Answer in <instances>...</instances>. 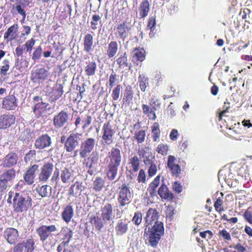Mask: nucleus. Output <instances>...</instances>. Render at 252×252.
<instances>
[{
  "mask_svg": "<svg viewBox=\"0 0 252 252\" xmlns=\"http://www.w3.org/2000/svg\"><path fill=\"white\" fill-rule=\"evenodd\" d=\"M158 213L157 210L150 208L147 212L146 216L144 218L147 226L155 222L149 234V243L153 247L157 245L161 236L164 233L163 223L158 221Z\"/></svg>",
  "mask_w": 252,
  "mask_h": 252,
  "instance_id": "obj_1",
  "label": "nucleus"
},
{
  "mask_svg": "<svg viewBox=\"0 0 252 252\" xmlns=\"http://www.w3.org/2000/svg\"><path fill=\"white\" fill-rule=\"evenodd\" d=\"M54 165L53 163L47 162L45 163L40 168V172L38 176V180L43 183L47 182L51 177V181L58 184L60 181V172L59 169L55 168L54 172Z\"/></svg>",
  "mask_w": 252,
  "mask_h": 252,
  "instance_id": "obj_2",
  "label": "nucleus"
},
{
  "mask_svg": "<svg viewBox=\"0 0 252 252\" xmlns=\"http://www.w3.org/2000/svg\"><path fill=\"white\" fill-rule=\"evenodd\" d=\"M32 206V199L25 193H16L13 198L14 211L17 213L26 212Z\"/></svg>",
  "mask_w": 252,
  "mask_h": 252,
  "instance_id": "obj_3",
  "label": "nucleus"
},
{
  "mask_svg": "<svg viewBox=\"0 0 252 252\" xmlns=\"http://www.w3.org/2000/svg\"><path fill=\"white\" fill-rule=\"evenodd\" d=\"M133 191L126 184H123L118 188V201L120 207L128 205L131 201Z\"/></svg>",
  "mask_w": 252,
  "mask_h": 252,
  "instance_id": "obj_4",
  "label": "nucleus"
},
{
  "mask_svg": "<svg viewBox=\"0 0 252 252\" xmlns=\"http://www.w3.org/2000/svg\"><path fill=\"white\" fill-rule=\"evenodd\" d=\"M16 176V171L14 168L4 170L0 176V191H3L8 187L11 186Z\"/></svg>",
  "mask_w": 252,
  "mask_h": 252,
  "instance_id": "obj_5",
  "label": "nucleus"
},
{
  "mask_svg": "<svg viewBox=\"0 0 252 252\" xmlns=\"http://www.w3.org/2000/svg\"><path fill=\"white\" fill-rule=\"evenodd\" d=\"M83 134L77 132H72L64 142V148L68 152H72L78 147L82 140Z\"/></svg>",
  "mask_w": 252,
  "mask_h": 252,
  "instance_id": "obj_6",
  "label": "nucleus"
},
{
  "mask_svg": "<svg viewBox=\"0 0 252 252\" xmlns=\"http://www.w3.org/2000/svg\"><path fill=\"white\" fill-rule=\"evenodd\" d=\"M96 140L93 138H88L81 142L79 155L81 158H85L94 150L96 145Z\"/></svg>",
  "mask_w": 252,
  "mask_h": 252,
  "instance_id": "obj_7",
  "label": "nucleus"
},
{
  "mask_svg": "<svg viewBox=\"0 0 252 252\" xmlns=\"http://www.w3.org/2000/svg\"><path fill=\"white\" fill-rule=\"evenodd\" d=\"M58 230V225L53 224L50 225H42L37 228L36 232L40 237V240L42 242H44L47 240L50 234L52 233L56 232Z\"/></svg>",
  "mask_w": 252,
  "mask_h": 252,
  "instance_id": "obj_8",
  "label": "nucleus"
},
{
  "mask_svg": "<svg viewBox=\"0 0 252 252\" xmlns=\"http://www.w3.org/2000/svg\"><path fill=\"white\" fill-rule=\"evenodd\" d=\"M102 130L103 133L102 139L104 143L107 145L112 144L115 131L109 122L104 124Z\"/></svg>",
  "mask_w": 252,
  "mask_h": 252,
  "instance_id": "obj_9",
  "label": "nucleus"
},
{
  "mask_svg": "<svg viewBox=\"0 0 252 252\" xmlns=\"http://www.w3.org/2000/svg\"><path fill=\"white\" fill-rule=\"evenodd\" d=\"M109 162L108 165L119 167L122 160L121 151L119 148L113 147L108 153Z\"/></svg>",
  "mask_w": 252,
  "mask_h": 252,
  "instance_id": "obj_10",
  "label": "nucleus"
},
{
  "mask_svg": "<svg viewBox=\"0 0 252 252\" xmlns=\"http://www.w3.org/2000/svg\"><path fill=\"white\" fill-rule=\"evenodd\" d=\"M100 212V216L105 222H109L115 217V210L112 205L110 203H106L102 206Z\"/></svg>",
  "mask_w": 252,
  "mask_h": 252,
  "instance_id": "obj_11",
  "label": "nucleus"
},
{
  "mask_svg": "<svg viewBox=\"0 0 252 252\" xmlns=\"http://www.w3.org/2000/svg\"><path fill=\"white\" fill-rule=\"evenodd\" d=\"M34 242L32 239L17 244L13 249V252H32L34 249Z\"/></svg>",
  "mask_w": 252,
  "mask_h": 252,
  "instance_id": "obj_12",
  "label": "nucleus"
},
{
  "mask_svg": "<svg viewBox=\"0 0 252 252\" xmlns=\"http://www.w3.org/2000/svg\"><path fill=\"white\" fill-rule=\"evenodd\" d=\"M52 143L51 137L47 134H42L38 137L34 143L35 148L43 150L49 147Z\"/></svg>",
  "mask_w": 252,
  "mask_h": 252,
  "instance_id": "obj_13",
  "label": "nucleus"
},
{
  "mask_svg": "<svg viewBox=\"0 0 252 252\" xmlns=\"http://www.w3.org/2000/svg\"><path fill=\"white\" fill-rule=\"evenodd\" d=\"M18 159L17 154L10 153L2 158L1 165L4 168H10L16 165Z\"/></svg>",
  "mask_w": 252,
  "mask_h": 252,
  "instance_id": "obj_14",
  "label": "nucleus"
},
{
  "mask_svg": "<svg viewBox=\"0 0 252 252\" xmlns=\"http://www.w3.org/2000/svg\"><path fill=\"white\" fill-rule=\"evenodd\" d=\"M38 165L33 164L27 168L24 176V179L25 182L28 185H32L33 184L36 176L35 172L38 170Z\"/></svg>",
  "mask_w": 252,
  "mask_h": 252,
  "instance_id": "obj_15",
  "label": "nucleus"
},
{
  "mask_svg": "<svg viewBox=\"0 0 252 252\" xmlns=\"http://www.w3.org/2000/svg\"><path fill=\"white\" fill-rule=\"evenodd\" d=\"M3 236L9 244H14L19 238V233L14 228H7L4 231Z\"/></svg>",
  "mask_w": 252,
  "mask_h": 252,
  "instance_id": "obj_16",
  "label": "nucleus"
},
{
  "mask_svg": "<svg viewBox=\"0 0 252 252\" xmlns=\"http://www.w3.org/2000/svg\"><path fill=\"white\" fill-rule=\"evenodd\" d=\"M176 160V158L174 156L170 155L168 157L167 164L172 175L178 177L181 173V169L180 166L175 163Z\"/></svg>",
  "mask_w": 252,
  "mask_h": 252,
  "instance_id": "obj_17",
  "label": "nucleus"
},
{
  "mask_svg": "<svg viewBox=\"0 0 252 252\" xmlns=\"http://www.w3.org/2000/svg\"><path fill=\"white\" fill-rule=\"evenodd\" d=\"M68 115L65 111H61L54 118L53 123L56 128H59L63 127L67 123Z\"/></svg>",
  "mask_w": 252,
  "mask_h": 252,
  "instance_id": "obj_18",
  "label": "nucleus"
},
{
  "mask_svg": "<svg viewBox=\"0 0 252 252\" xmlns=\"http://www.w3.org/2000/svg\"><path fill=\"white\" fill-rule=\"evenodd\" d=\"M49 73L47 70L44 68H38L35 69L32 73V78L34 81H38L42 82L47 79Z\"/></svg>",
  "mask_w": 252,
  "mask_h": 252,
  "instance_id": "obj_19",
  "label": "nucleus"
},
{
  "mask_svg": "<svg viewBox=\"0 0 252 252\" xmlns=\"http://www.w3.org/2000/svg\"><path fill=\"white\" fill-rule=\"evenodd\" d=\"M129 222L126 219L119 220L115 227L116 235L118 236H122L126 234L128 229V224Z\"/></svg>",
  "mask_w": 252,
  "mask_h": 252,
  "instance_id": "obj_20",
  "label": "nucleus"
},
{
  "mask_svg": "<svg viewBox=\"0 0 252 252\" xmlns=\"http://www.w3.org/2000/svg\"><path fill=\"white\" fill-rule=\"evenodd\" d=\"M15 117L12 115H3L0 116V128L6 129L15 123Z\"/></svg>",
  "mask_w": 252,
  "mask_h": 252,
  "instance_id": "obj_21",
  "label": "nucleus"
},
{
  "mask_svg": "<svg viewBox=\"0 0 252 252\" xmlns=\"http://www.w3.org/2000/svg\"><path fill=\"white\" fill-rule=\"evenodd\" d=\"M4 108L7 110H14L18 106L17 100L14 95H9L4 98L2 101Z\"/></svg>",
  "mask_w": 252,
  "mask_h": 252,
  "instance_id": "obj_22",
  "label": "nucleus"
},
{
  "mask_svg": "<svg viewBox=\"0 0 252 252\" xmlns=\"http://www.w3.org/2000/svg\"><path fill=\"white\" fill-rule=\"evenodd\" d=\"M18 26L14 24L9 27L4 34V38L7 41L16 39L18 37Z\"/></svg>",
  "mask_w": 252,
  "mask_h": 252,
  "instance_id": "obj_23",
  "label": "nucleus"
},
{
  "mask_svg": "<svg viewBox=\"0 0 252 252\" xmlns=\"http://www.w3.org/2000/svg\"><path fill=\"white\" fill-rule=\"evenodd\" d=\"M158 193L163 199L170 200L173 198L172 193L169 190L167 186L163 183L158 189Z\"/></svg>",
  "mask_w": 252,
  "mask_h": 252,
  "instance_id": "obj_24",
  "label": "nucleus"
},
{
  "mask_svg": "<svg viewBox=\"0 0 252 252\" xmlns=\"http://www.w3.org/2000/svg\"><path fill=\"white\" fill-rule=\"evenodd\" d=\"M48 105V103L43 101L35 104L33 112L37 118L40 117L45 114Z\"/></svg>",
  "mask_w": 252,
  "mask_h": 252,
  "instance_id": "obj_25",
  "label": "nucleus"
},
{
  "mask_svg": "<svg viewBox=\"0 0 252 252\" xmlns=\"http://www.w3.org/2000/svg\"><path fill=\"white\" fill-rule=\"evenodd\" d=\"M142 108L143 113L146 115L150 119L155 120L157 118V116L155 113V111L157 109V107L153 106L150 107V106L146 104H142Z\"/></svg>",
  "mask_w": 252,
  "mask_h": 252,
  "instance_id": "obj_26",
  "label": "nucleus"
},
{
  "mask_svg": "<svg viewBox=\"0 0 252 252\" xmlns=\"http://www.w3.org/2000/svg\"><path fill=\"white\" fill-rule=\"evenodd\" d=\"M85 188V187L83 183L76 182L70 187L69 189V193L73 196L80 195Z\"/></svg>",
  "mask_w": 252,
  "mask_h": 252,
  "instance_id": "obj_27",
  "label": "nucleus"
},
{
  "mask_svg": "<svg viewBox=\"0 0 252 252\" xmlns=\"http://www.w3.org/2000/svg\"><path fill=\"white\" fill-rule=\"evenodd\" d=\"M160 183V176H157L154 180L150 184L147 190L150 195L153 197L157 195V189Z\"/></svg>",
  "mask_w": 252,
  "mask_h": 252,
  "instance_id": "obj_28",
  "label": "nucleus"
},
{
  "mask_svg": "<svg viewBox=\"0 0 252 252\" xmlns=\"http://www.w3.org/2000/svg\"><path fill=\"white\" fill-rule=\"evenodd\" d=\"M150 3L148 0H143L140 3L139 7V12L140 17H146L149 12Z\"/></svg>",
  "mask_w": 252,
  "mask_h": 252,
  "instance_id": "obj_29",
  "label": "nucleus"
},
{
  "mask_svg": "<svg viewBox=\"0 0 252 252\" xmlns=\"http://www.w3.org/2000/svg\"><path fill=\"white\" fill-rule=\"evenodd\" d=\"M118 50V44L116 41H111L106 50V55L109 58L115 56Z\"/></svg>",
  "mask_w": 252,
  "mask_h": 252,
  "instance_id": "obj_30",
  "label": "nucleus"
},
{
  "mask_svg": "<svg viewBox=\"0 0 252 252\" xmlns=\"http://www.w3.org/2000/svg\"><path fill=\"white\" fill-rule=\"evenodd\" d=\"M90 222L94 226L97 230L100 231L104 227V223L106 222L104 221L103 218L101 217L94 216L91 218Z\"/></svg>",
  "mask_w": 252,
  "mask_h": 252,
  "instance_id": "obj_31",
  "label": "nucleus"
},
{
  "mask_svg": "<svg viewBox=\"0 0 252 252\" xmlns=\"http://www.w3.org/2000/svg\"><path fill=\"white\" fill-rule=\"evenodd\" d=\"M93 37L90 34L85 35L84 39V50L90 53L93 50Z\"/></svg>",
  "mask_w": 252,
  "mask_h": 252,
  "instance_id": "obj_32",
  "label": "nucleus"
},
{
  "mask_svg": "<svg viewBox=\"0 0 252 252\" xmlns=\"http://www.w3.org/2000/svg\"><path fill=\"white\" fill-rule=\"evenodd\" d=\"M73 209L72 206L68 205L62 213L63 219L67 223L69 222L73 216Z\"/></svg>",
  "mask_w": 252,
  "mask_h": 252,
  "instance_id": "obj_33",
  "label": "nucleus"
},
{
  "mask_svg": "<svg viewBox=\"0 0 252 252\" xmlns=\"http://www.w3.org/2000/svg\"><path fill=\"white\" fill-rule=\"evenodd\" d=\"M127 56L126 52L124 53L121 55L117 60V63L119 65L120 68H124L125 67H128L129 69H130L131 65L130 63H127Z\"/></svg>",
  "mask_w": 252,
  "mask_h": 252,
  "instance_id": "obj_34",
  "label": "nucleus"
},
{
  "mask_svg": "<svg viewBox=\"0 0 252 252\" xmlns=\"http://www.w3.org/2000/svg\"><path fill=\"white\" fill-rule=\"evenodd\" d=\"M130 28L128 27L126 23L124 22L120 24L117 27V31L120 37L123 40L128 36V32Z\"/></svg>",
  "mask_w": 252,
  "mask_h": 252,
  "instance_id": "obj_35",
  "label": "nucleus"
},
{
  "mask_svg": "<svg viewBox=\"0 0 252 252\" xmlns=\"http://www.w3.org/2000/svg\"><path fill=\"white\" fill-rule=\"evenodd\" d=\"M36 190L42 197H49L51 195L52 188L48 185H43L37 188Z\"/></svg>",
  "mask_w": 252,
  "mask_h": 252,
  "instance_id": "obj_36",
  "label": "nucleus"
},
{
  "mask_svg": "<svg viewBox=\"0 0 252 252\" xmlns=\"http://www.w3.org/2000/svg\"><path fill=\"white\" fill-rule=\"evenodd\" d=\"M74 251V247L67 243V242H62L57 248L58 252H73Z\"/></svg>",
  "mask_w": 252,
  "mask_h": 252,
  "instance_id": "obj_37",
  "label": "nucleus"
},
{
  "mask_svg": "<svg viewBox=\"0 0 252 252\" xmlns=\"http://www.w3.org/2000/svg\"><path fill=\"white\" fill-rule=\"evenodd\" d=\"M60 177L63 183H68L72 179V174L70 171L66 168L61 170Z\"/></svg>",
  "mask_w": 252,
  "mask_h": 252,
  "instance_id": "obj_38",
  "label": "nucleus"
},
{
  "mask_svg": "<svg viewBox=\"0 0 252 252\" xmlns=\"http://www.w3.org/2000/svg\"><path fill=\"white\" fill-rule=\"evenodd\" d=\"M96 69V63L94 62H89L85 67V71L87 75L91 76L95 74Z\"/></svg>",
  "mask_w": 252,
  "mask_h": 252,
  "instance_id": "obj_39",
  "label": "nucleus"
},
{
  "mask_svg": "<svg viewBox=\"0 0 252 252\" xmlns=\"http://www.w3.org/2000/svg\"><path fill=\"white\" fill-rule=\"evenodd\" d=\"M139 87L142 92H145L149 85L148 78L144 74H140L138 78Z\"/></svg>",
  "mask_w": 252,
  "mask_h": 252,
  "instance_id": "obj_40",
  "label": "nucleus"
},
{
  "mask_svg": "<svg viewBox=\"0 0 252 252\" xmlns=\"http://www.w3.org/2000/svg\"><path fill=\"white\" fill-rule=\"evenodd\" d=\"M129 161V163L131 165L132 167L129 171V172L131 173L136 172L138 170L139 167V160L138 158L134 156L130 158Z\"/></svg>",
  "mask_w": 252,
  "mask_h": 252,
  "instance_id": "obj_41",
  "label": "nucleus"
},
{
  "mask_svg": "<svg viewBox=\"0 0 252 252\" xmlns=\"http://www.w3.org/2000/svg\"><path fill=\"white\" fill-rule=\"evenodd\" d=\"M118 167L107 166V176L109 180L112 181L116 178L118 173Z\"/></svg>",
  "mask_w": 252,
  "mask_h": 252,
  "instance_id": "obj_42",
  "label": "nucleus"
},
{
  "mask_svg": "<svg viewBox=\"0 0 252 252\" xmlns=\"http://www.w3.org/2000/svg\"><path fill=\"white\" fill-rule=\"evenodd\" d=\"M145 53L143 49H135L132 52L133 59L139 62L143 61L145 58Z\"/></svg>",
  "mask_w": 252,
  "mask_h": 252,
  "instance_id": "obj_43",
  "label": "nucleus"
},
{
  "mask_svg": "<svg viewBox=\"0 0 252 252\" xmlns=\"http://www.w3.org/2000/svg\"><path fill=\"white\" fill-rule=\"evenodd\" d=\"M145 164L146 165H150V167L148 169V175L150 177H152L155 175L157 172V166L153 161L148 159L145 160Z\"/></svg>",
  "mask_w": 252,
  "mask_h": 252,
  "instance_id": "obj_44",
  "label": "nucleus"
},
{
  "mask_svg": "<svg viewBox=\"0 0 252 252\" xmlns=\"http://www.w3.org/2000/svg\"><path fill=\"white\" fill-rule=\"evenodd\" d=\"M82 119V123L83 125L82 126L83 129L87 128L92 123V117L89 113H83L81 115Z\"/></svg>",
  "mask_w": 252,
  "mask_h": 252,
  "instance_id": "obj_45",
  "label": "nucleus"
},
{
  "mask_svg": "<svg viewBox=\"0 0 252 252\" xmlns=\"http://www.w3.org/2000/svg\"><path fill=\"white\" fill-rule=\"evenodd\" d=\"M152 132L153 138L154 141H159L160 137V130L159 125L158 123L155 122L152 126Z\"/></svg>",
  "mask_w": 252,
  "mask_h": 252,
  "instance_id": "obj_46",
  "label": "nucleus"
},
{
  "mask_svg": "<svg viewBox=\"0 0 252 252\" xmlns=\"http://www.w3.org/2000/svg\"><path fill=\"white\" fill-rule=\"evenodd\" d=\"M156 18L154 17H151L148 19V23L147 27V30H150L149 35L150 37L154 36L155 32H154L156 26Z\"/></svg>",
  "mask_w": 252,
  "mask_h": 252,
  "instance_id": "obj_47",
  "label": "nucleus"
},
{
  "mask_svg": "<svg viewBox=\"0 0 252 252\" xmlns=\"http://www.w3.org/2000/svg\"><path fill=\"white\" fill-rule=\"evenodd\" d=\"M61 232L64 236L63 242H67V243H69L73 236L71 229L67 227H64L63 228Z\"/></svg>",
  "mask_w": 252,
  "mask_h": 252,
  "instance_id": "obj_48",
  "label": "nucleus"
},
{
  "mask_svg": "<svg viewBox=\"0 0 252 252\" xmlns=\"http://www.w3.org/2000/svg\"><path fill=\"white\" fill-rule=\"evenodd\" d=\"M104 185V181L100 177H96L93 183V189L96 191L102 189Z\"/></svg>",
  "mask_w": 252,
  "mask_h": 252,
  "instance_id": "obj_49",
  "label": "nucleus"
},
{
  "mask_svg": "<svg viewBox=\"0 0 252 252\" xmlns=\"http://www.w3.org/2000/svg\"><path fill=\"white\" fill-rule=\"evenodd\" d=\"M9 61L7 59L4 60L1 63V65L0 66V73L4 76L6 75L7 74V71L9 70Z\"/></svg>",
  "mask_w": 252,
  "mask_h": 252,
  "instance_id": "obj_50",
  "label": "nucleus"
},
{
  "mask_svg": "<svg viewBox=\"0 0 252 252\" xmlns=\"http://www.w3.org/2000/svg\"><path fill=\"white\" fill-rule=\"evenodd\" d=\"M168 147L167 144H160L157 148L156 151L163 156L166 155L168 152Z\"/></svg>",
  "mask_w": 252,
  "mask_h": 252,
  "instance_id": "obj_51",
  "label": "nucleus"
},
{
  "mask_svg": "<svg viewBox=\"0 0 252 252\" xmlns=\"http://www.w3.org/2000/svg\"><path fill=\"white\" fill-rule=\"evenodd\" d=\"M146 136L145 130H140L135 133V137L138 143H141L144 141Z\"/></svg>",
  "mask_w": 252,
  "mask_h": 252,
  "instance_id": "obj_52",
  "label": "nucleus"
},
{
  "mask_svg": "<svg viewBox=\"0 0 252 252\" xmlns=\"http://www.w3.org/2000/svg\"><path fill=\"white\" fill-rule=\"evenodd\" d=\"M142 219V213L140 211H137L134 213L132 221L135 225H138L141 223Z\"/></svg>",
  "mask_w": 252,
  "mask_h": 252,
  "instance_id": "obj_53",
  "label": "nucleus"
},
{
  "mask_svg": "<svg viewBox=\"0 0 252 252\" xmlns=\"http://www.w3.org/2000/svg\"><path fill=\"white\" fill-rule=\"evenodd\" d=\"M122 88L120 85H118L113 90L112 97L113 100H117L119 99Z\"/></svg>",
  "mask_w": 252,
  "mask_h": 252,
  "instance_id": "obj_54",
  "label": "nucleus"
},
{
  "mask_svg": "<svg viewBox=\"0 0 252 252\" xmlns=\"http://www.w3.org/2000/svg\"><path fill=\"white\" fill-rule=\"evenodd\" d=\"M36 151L34 150H30L26 154L24 160L26 163L34 159L35 158Z\"/></svg>",
  "mask_w": 252,
  "mask_h": 252,
  "instance_id": "obj_55",
  "label": "nucleus"
},
{
  "mask_svg": "<svg viewBox=\"0 0 252 252\" xmlns=\"http://www.w3.org/2000/svg\"><path fill=\"white\" fill-rule=\"evenodd\" d=\"M101 17L99 15L94 14L93 16L92 21L91 22V27L93 30L97 29L98 22L100 21Z\"/></svg>",
  "mask_w": 252,
  "mask_h": 252,
  "instance_id": "obj_56",
  "label": "nucleus"
},
{
  "mask_svg": "<svg viewBox=\"0 0 252 252\" xmlns=\"http://www.w3.org/2000/svg\"><path fill=\"white\" fill-rule=\"evenodd\" d=\"M63 93L62 88L60 86L53 90L52 96H54V99H57L63 94Z\"/></svg>",
  "mask_w": 252,
  "mask_h": 252,
  "instance_id": "obj_57",
  "label": "nucleus"
},
{
  "mask_svg": "<svg viewBox=\"0 0 252 252\" xmlns=\"http://www.w3.org/2000/svg\"><path fill=\"white\" fill-rule=\"evenodd\" d=\"M41 53L42 48L40 46H39L33 52L32 59L34 61L38 60L41 57Z\"/></svg>",
  "mask_w": 252,
  "mask_h": 252,
  "instance_id": "obj_58",
  "label": "nucleus"
},
{
  "mask_svg": "<svg viewBox=\"0 0 252 252\" xmlns=\"http://www.w3.org/2000/svg\"><path fill=\"white\" fill-rule=\"evenodd\" d=\"M35 40L33 38H32L31 40L27 41L25 44L24 46L27 48V52H31L32 49V47L34 45Z\"/></svg>",
  "mask_w": 252,
  "mask_h": 252,
  "instance_id": "obj_59",
  "label": "nucleus"
},
{
  "mask_svg": "<svg viewBox=\"0 0 252 252\" xmlns=\"http://www.w3.org/2000/svg\"><path fill=\"white\" fill-rule=\"evenodd\" d=\"M117 80V75L115 73H112L109 79V85L112 88L115 85V83Z\"/></svg>",
  "mask_w": 252,
  "mask_h": 252,
  "instance_id": "obj_60",
  "label": "nucleus"
},
{
  "mask_svg": "<svg viewBox=\"0 0 252 252\" xmlns=\"http://www.w3.org/2000/svg\"><path fill=\"white\" fill-rule=\"evenodd\" d=\"M137 180L139 183H144L145 182L146 176L145 172L143 169H141L139 171Z\"/></svg>",
  "mask_w": 252,
  "mask_h": 252,
  "instance_id": "obj_61",
  "label": "nucleus"
},
{
  "mask_svg": "<svg viewBox=\"0 0 252 252\" xmlns=\"http://www.w3.org/2000/svg\"><path fill=\"white\" fill-rule=\"evenodd\" d=\"M172 188L173 189L178 193H180L182 191V186L177 182L174 183Z\"/></svg>",
  "mask_w": 252,
  "mask_h": 252,
  "instance_id": "obj_62",
  "label": "nucleus"
},
{
  "mask_svg": "<svg viewBox=\"0 0 252 252\" xmlns=\"http://www.w3.org/2000/svg\"><path fill=\"white\" fill-rule=\"evenodd\" d=\"M220 234L223 237V238L227 240H231V236L229 232L225 229H223L220 231Z\"/></svg>",
  "mask_w": 252,
  "mask_h": 252,
  "instance_id": "obj_63",
  "label": "nucleus"
},
{
  "mask_svg": "<svg viewBox=\"0 0 252 252\" xmlns=\"http://www.w3.org/2000/svg\"><path fill=\"white\" fill-rule=\"evenodd\" d=\"M245 220L251 224H252V213L250 211H246L244 214Z\"/></svg>",
  "mask_w": 252,
  "mask_h": 252,
  "instance_id": "obj_64",
  "label": "nucleus"
}]
</instances>
